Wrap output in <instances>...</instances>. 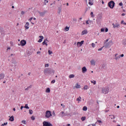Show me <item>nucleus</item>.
<instances>
[{
  "instance_id": "obj_43",
  "label": "nucleus",
  "mask_w": 126,
  "mask_h": 126,
  "mask_svg": "<svg viewBox=\"0 0 126 126\" xmlns=\"http://www.w3.org/2000/svg\"><path fill=\"white\" fill-rule=\"evenodd\" d=\"M92 46L93 47V48H95V44L93 43H92Z\"/></svg>"
},
{
  "instance_id": "obj_16",
  "label": "nucleus",
  "mask_w": 126,
  "mask_h": 126,
  "mask_svg": "<svg viewBox=\"0 0 126 126\" xmlns=\"http://www.w3.org/2000/svg\"><path fill=\"white\" fill-rule=\"evenodd\" d=\"M87 33H88L87 30H85L82 32L81 35H85L87 34Z\"/></svg>"
},
{
  "instance_id": "obj_60",
  "label": "nucleus",
  "mask_w": 126,
  "mask_h": 126,
  "mask_svg": "<svg viewBox=\"0 0 126 126\" xmlns=\"http://www.w3.org/2000/svg\"><path fill=\"white\" fill-rule=\"evenodd\" d=\"M125 15H126V14H125V13H123V14H122V16H125Z\"/></svg>"
},
{
  "instance_id": "obj_22",
  "label": "nucleus",
  "mask_w": 126,
  "mask_h": 126,
  "mask_svg": "<svg viewBox=\"0 0 126 126\" xmlns=\"http://www.w3.org/2000/svg\"><path fill=\"white\" fill-rule=\"evenodd\" d=\"M62 11V6L58 7V14H61V12Z\"/></svg>"
},
{
  "instance_id": "obj_17",
  "label": "nucleus",
  "mask_w": 126,
  "mask_h": 126,
  "mask_svg": "<svg viewBox=\"0 0 126 126\" xmlns=\"http://www.w3.org/2000/svg\"><path fill=\"white\" fill-rule=\"evenodd\" d=\"M39 37L40 38L38 40V43H41V42H42V41H43V39H44V36L40 35V36H39Z\"/></svg>"
},
{
  "instance_id": "obj_51",
  "label": "nucleus",
  "mask_w": 126,
  "mask_h": 126,
  "mask_svg": "<svg viewBox=\"0 0 126 126\" xmlns=\"http://www.w3.org/2000/svg\"><path fill=\"white\" fill-rule=\"evenodd\" d=\"M55 82H56V80H53L51 81V83H55Z\"/></svg>"
},
{
  "instance_id": "obj_58",
  "label": "nucleus",
  "mask_w": 126,
  "mask_h": 126,
  "mask_svg": "<svg viewBox=\"0 0 126 126\" xmlns=\"http://www.w3.org/2000/svg\"><path fill=\"white\" fill-rule=\"evenodd\" d=\"M23 108H24V107L23 106H21V108H20L21 110H22V109H23Z\"/></svg>"
},
{
  "instance_id": "obj_52",
  "label": "nucleus",
  "mask_w": 126,
  "mask_h": 126,
  "mask_svg": "<svg viewBox=\"0 0 126 126\" xmlns=\"http://www.w3.org/2000/svg\"><path fill=\"white\" fill-rule=\"evenodd\" d=\"M32 19H33V17H32L30 18V19H29V21L31 22V20H32Z\"/></svg>"
},
{
  "instance_id": "obj_28",
  "label": "nucleus",
  "mask_w": 126,
  "mask_h": 126,
  "mask_svg": "<svg viewBox=\"0 0 126 126\" xmlns=\"http://www.w3.org/2000/svg\"><path fill=\"white\" fill-rule=\"evenodd\" d=\"M123 45H126V38L123 40Z\"/></svg>"
},
{
  "instance_id": "obj_34",
  "label": "nucleus",
  "mask_w": 126,
  "mask_h": 126,
  "mask_svg": "<svg viewBox=\"0 0 126 126\" xmlns=\"http://www.w3.org/2000/svg\"><path fill=\"white\" fill-rule=\"evenodd\" d=\"M76 101H81V97L79 96L76 99Z\"/></svg>"
},
{
  "instance_id": "obj_19",
  "label": "nucleus",
  "mask_w": 126,
  "mask_h": 126,
  "mask_svg": "<svg viewBox=\"0 0 126 126\" xmlns=\"http://www.w3.org/2000/svg\"><path fill=\"white\" fill-rule=\"evenodd\" d=\"M9 121H10V122H13V121H14V117H13V116L10 117Z\"/></svg>"
},
{
  "instance_id": "obj_45",
  "label": "nucleus",
  "mask_w": 126,
  "mask_h": 126,
  "mask_svg": "<svg viewBox=\"0 0 126 126\" xmlns=\"http://www.w3.org/2000/svg\"><path fill=\"white\" fill-rule=\"evenodd\" d=\"M100 31L101 32H104V31H105V29H104V28H101Z\"/></svg>"
},
{
  "instance_id": "obj_50",
  "label": "nucleus",
  "mask_w": 126,
  "mask_h": 126,
  "mask_svg": "<svg viewBox=\"0 0 126 126\" xmlns=\"http://www.w3.org/2000/svg\"><path fill=\"white\" fill-rule=\"evenodd\" d=\"M108 31H109V30L108 29V28H106L105 29V32H108Z\"/></svg>"
},
{
  "instance_id": "obj_9",
  "label": "nucleus",
  "mask_w": 126,
  "mask_h": 126,
  "mask_svg": "<svg viewBox=\"0 0 126 126\" xmlns=\"http://www.w3.org/2000/svg\"><path fill=\"white\" fill-rule=\"evenodd\" d=\"M38 13L40 15V16H44L46 13H47V11H44L43 12L38 11Z\"/></svg>"
},
{
  "instance_id": "obj_48",
  "label": "nucleus",
  "mask_w": 126,
  "mask_h": 126,
  "mask_svg": "<svg viewBox=\"0 0 126 126\" xmlns=\"http://www.w3.org/2000/svg\"><path fill=\"white\" fill-rule=\"evenodd\" d=\"M97 19H98L99 20H102V16H99Z\"/></svg>"
},
{
  "instance_id": "obj_4",
  "label": "nucleus",
  "mask_w": 126,
  "mask_h": 126,
  "mask_svg": "<svg viewBox=\"0 0 126 126\" xmlns=\"http://www.w3.org/2000/svg\"><path fill=\"white\" fill-rule=\"evenodd\" d=\"M112 45H113V41L112 40H110L108 42L105 43L104 47H105V48H110L111 46H112Z\"/></svg>"
},
{
  "instance_id": "obj_53",
  "label": "nucleus",
  "mask_w": 126,
  "mask_h": 126,
  "mask_svg": "<svg viewBox=\"0 0 126 126\" xmlns=\"http://www.w3.org/2000/svg\"><path fill=\"white\" fill-rule=\"evenodd\" d=\"M108 41H109V39H106V40H105V42H104V45H105V44H106V43H107V42H108Z\"/></svg>"
},
{
  "instance_id": "obj_18",
  "label": "nucleus",
  "mask_w": 126,
  "mask_h": 126,
  "mask_svg": "<svg viewBox=\"0 0 126 126\" xmlns=\"http://www.w3.org/2000/svg\"><path fill=\"white\" fill-rule=\"evenodd\" d=\"M29 26V23L27 22L25 26L26 29H29V27H28Z\"/></svg>"
},
{
  "instance_id": "obj_56",
  "label": "nucleus",
  "mask_w": 126,
  "mask_h": 126,
  "mask_svg": "<svg viewBox=\"0 0 126 126\" xmlns=\"http://www.w3.org/2000/svg\"><path fill=\"white\" fill-rule=\"evenodd\" d=\"M31 54H32V53L31 52H28V55H29V56H30V55H31Z\"/></svg>"
},
{
  "instance_id": "obj_54",
  "label": "nucleus",
  "mask_w": 126,
  "mask_h": 126,
  "mask_svg": "<svg viewBox=\"0 0 126 126\" xmlns=\"http://www.w3.org/2000/svg\"><path fill=\"white\" fill-rule=\"evenodd\" d=\"M97 123H99V124H101V123H102V121L101 120H97Z\"/></svg>"
},
{
  "instance_id": "obj_47",
  "label": "nucleus",
  "mask_w": 126,
  "mask_h": 126,
  "mask_svg": "<svg viewBox=\"0 0 126 126\" xmlns=\"http://www.w3.org/2000/svg\"><path fill=\"white\" fill-rule=\"evenodd\" d=\"M45 67H49V63H47L45 64Z\"/></svg>"
},
{
  "instance_id": "obj_46",
  "label": "nucleus",
  "mask_w": 126,
  "mask_h": 126,
  "mask_svg": "<svg viewBox=\"0 0 126 126\" xmlns=\"http://www.w3.org/2000/svg\"><path fill=\"white\" fill-rule=\"evenodd\" d=\"M25 14V12L22 11L21 12V14H22V15H23Z\"/></svg>"
},
{
  "instance_id": "obj_23",
  "label": "nucleus",
  "mask_w": 126,
  "mask_h": 126,
  "mask_svg": "<svg viewBox=\"0 0 126 126\" xmlns=\"http://www.w3.org/2000/svg\"><path fill=\"white\" fill-rule=\"evenodd\" d=\"M31 88H32V85H30L28 88L25 89V91H28L30 89H31Z\"/></svg>"
},
{
  "instance_id": "obj_63",
  "label": "nucleus",
  "mask_w": 126,
  "mask_h": 126,
  "mask_svg": "<svg viewBox=\"0 0 126 126\" xmlns=\"http://www.w3.org/2000/svg\"><path fill=\"white\" fill-rule=\"evenodd\" d=\"M124 20H122V21H121V24H123V23L124 24Z\"/></svg>"
},
{
  "instance_id": "obj_35",
  "label": "nucleus",
  "mask_w": 126,
  "mask_h": 126,
  "mask_svg": "<svg viewBox=\"0 0 126 126\" xmlns=\"http://www.w3.org/2000/svg\"><path fill=\"white\" fill-rule=\"evenodd\" d=\"M48 54H49V55H52V54H53V52L51 51V50H48Z\"/></svg>"
},
{
  "instance_id": "obj_57",
  "label": "nucleus",
  "mask_w": 126,
  "mask_h": 126,
  "mask_svg": "<svg viewBox=\"0 0 126 126\" xmlns=\"http://www.w3.org/2000/svg\"><path fill=\"white\" fill-rule=\"evenodd\" d=\"M86 23L87 25L89 24V21H86Z\"/></svg>"
},
{
  "instance_id": "obj_14",
  "label": "nucleus",
  "mask_w": 126,
  "mask_h": 126,
  "mask_svg": "<svg viewBox=\"0 0 126 126\" xmlns=\"http://www.w3.org/2000/svg\"><path fill=\"white\" fill-rule=\"evenodd\" d=\"M49 42V40H48V39H44V40L43 41V42H42V45H46V46H48V44H47L46 42Z\"/></svg>"
},
{
  "instance_id": "obj_24",
  "label": "nucleus",
  "mask_w": 126,
  "mask_h": 126,
  "mask_svg": "<svg viewBox=\"0 0 126 126\" xmlns=\"http://www.w3.org/2000/svg\"><path fill=\"white\" fill-rule=\"evenodd\" d=\"M46 92L47 93H50V92H51V90L49 88H47L46 89Z\"/></svg>"
},
{
  "instance_id": "obj_3",
  "label": "nucleus",
  "mask_w": 126,
  "mask_h": 126,
  "mask_svg": "<svg viewBox=\"0 0 126 126\" xmlns=\"http://www.w3.org/2000/svg\"><path fill=\"white\" fill-rule=\"evenodd\" d=\"M115 2L113 0H111L108 2V6H109V7H110V8L113 9V8L115 7Z\"/></svg>"
},
{
  "instance_id": "obj_7",
  "label": "nucleus",
  "mask_w": 126,
  "mask_h": 126,
  "mask_svg": "<svg viewBox=\"0 0 126 126\" xmlns=\"http://www.w3.org/2000/svg\"><path fill=\"white\" fill-rule=\"evenodd\" d=\"M117 56H118V54H116L115 55V58L114 59H115V60H116V61H118V60H119V59H121V58H124V54H121V55L118 56V57H117Z\"/></svg>"
},
{
  "instance_id": "obj_49",
  "label": "nucleus",
  "mask_w": 126,
  "mask_h": 126,
  "mask_svg": "<svg viewBox=\"0 0 126 126\" xmlns=\"http://www.w3.org/2000/svg\"><path fill=\"white\" fill-rule=\"evenodd\" d=\"M119 5L120 6H123V2H120L119 3Z\"/></svg>"
},
{
  "instance_id": "obj_1",
  "label": "nucleus",
  "mask_w": 126,
  "mask_h": 126,
  "mask_svg": "<svg viewBox=\"0 0 126 126\" xmlns=\"http://www.w3.org/2000/svg\"><path fill=\"white\" fill-rule=\"evenodd\" d=\"M43 72L45 75H47V74H51V75H54L55 70L51 68H47L44 70Z\"/></svg>"
},
{
  "instance_id": "obj_25",
  "label": "nucleus",
  "mask_w": 126,
  "mask_h": 126,
  "mask_svg": "<svg viewBox=\"0 0 126 126\" xmlns=\"http://www.w3.org/2000/svg\"><path fill=\"white\" fill-rule=\"evenodd\" d=\"M75 76V75H74V74H70L69 76V78H74Z\"/></svg>"
},
{
  "instance_id": "obj_30",
  "label": "nucleus",
  "mask_w": 126,
  "mask_h": 126,
  "mask_svg": "<svg viewBox=\"0 0 126 126\" xmlns=\"http://www.w3.org/2000/svg\"><path fill=\"white\" fill-rule=\"evenodd\" d=\"M96 24H99V23H100V22L101 21H100L99 19H97L96 20Z\"/></svg>"
},
{
  "instance_id": "obj_42",
  "label": "nucleus",
  "mask_w": 126,
  "mask_h": 126,
  "mask_svg": "<svg viewBox=\"0 0 126 126\" xmlns=\"http://www.w3.org/2000/svg\"><path fill=\"white\" fill-rule=\"evenodd\" d=\"M31 119L32 120V121H35V117H34V116H32L31 117Z\"/></svg>"
},
{
  "instance_id": "obj_12",
  "label": "nucleus",
  "mask_w": 126,
  "mask_h": 126,
  "mask_svg": "<svg viewBox=\"0 0 126 126\" xmlns=\"http://www.w3.org/2000/svg\"><path fill=\"white\" fill-rule=\"evenodd\" d=\"M4 73H0V80H1L2 79H3L4 78Z\"/></svg>"
},
{
  "instance_id": "obj_41",
  "label": "nucleus",
  "mask_w": 126,
  "mask_h": 126,
  "mask_svg": "<svg viewBox=\"0 0 126 126\" xmlns=\"http://www.w3.org/2000/svg\"><path fill=\"white\" fill-rule=\"evenodd\" d=\"M65 29L66 31H68L69 30V27H66L65 28Z\"/></svg>"
},
{
  "instance_id": "obj_15",
  "label": "nucleus",
  "mask_w": 126,
  "mask_h": 126,
  "mask_svg": "<svg viewBox=\"0 0 126 126\" xmlns=\"http://www.w3.org/2000/svg\"><path fill=\"white\" fill-rule=\"evenodd\" d=\"M91 65H95L96 62H95V60H92L90 61Z\"/></svg>"
},
{
  "instance_id": "obj_5",
  "label": "nucleus",
  "mask_w": 126,
  "mask_h": 126,
  "mask_svg": "<svg viewBox=\"0 0 126 126\" xmlns=\"http://www.w3.org/2000/svg\"><path fill=\"white\" fill-rule=\"evenodd\" d=\"M50 117H52V113H51V111L47 110L46 112L45 117H46L47 119H49Z\"/></svg>"
},
{
  "instance_id": "obj_11",
  "label": "nucleus",
  "mask_w": 126,
  "mask_h": 126,
  "mask_svg": "<svg viewBox=\"0 0 126 126\" xmlns=\"http://www.w3.org/2000/svg\"><path fill=\"white\" fill-rule=\"evenodd\" d=\"M83 43H84V40H82L81 42H77L78 47H81L83 44Z\"/></svg>"
},
{
  "instance_id": "obj_37",
  "label": "nucleus",
  "mask_w": 126,
  "mask_h": 126,
  "mask_svg": "<svg viewBox=\"0 0 126 126\" xmlns=\"http://www.w3.org/2000/svg\"><path fill=\"white\" fill-rule=\"evenodd\" d=\"M109 117H110L112 120H113V119H115V116L114 115H109Z\"/></svg>"
},
{
  "instance_id": "obj_8",
  "label": "nucleus",
  "mask_w": 126,
  "mask_h": 126,
  "mask_svg": "<svg viewBox=\"0 0 126 126\" xmlns=\"http://www.w3.org/2000/svg\"><path fill=\"white\" fill-rule=\"evenodd\" d=\"M112 25L113 28H120V24L119 23H116L115 24L113 23Z\"/></svg>"
},
{
  "instance_id": "obj_62",
  "label": "nucleus",
  "mask_w": 126,
  "mask_h": 126,
  "mask_svg": "<svg viewBox=\"0 0 126 126\" xmlns=\"http://www.w3.org/2000/svg\"><path fill=\"white\" fill-rule=\"evenodd\" d=\"M102 1V4H104L105 3V2H104V1H103V0H101Z\"/></svg>"
},
{
  "instance_id": "obj_6",
  "label": "nucleus",
  "mask_w": 126,
  "mask_h": 126,
  "mask_svg": "<svg viewBox=\"0 0 126 126\" xmlns=\"http://www.w3.org/2000/svg\"><path fill=\"white\" fill-rule=\"evenodd\" d=\"M43 126H53V125L51 124L50 122H48L47 121H44L43 122Z\"/></svg>"
},
{
  "instance_id": "obj_20",
  "label": "nucleus",
  "mask_w": 126,
  "mask_h": 126,
  "mask_svg": "<svg viewBox=\"0 0 126 126\" xmlns=\"http://www.w3.org/2000/svg\"><path fill=\"white\" fill-rule=\"evenodd\" d=\"M12 63H14V64H16V63H17V62L16 61V60H15V59L13 58L12 60Z\"/></svg>"
},
{
  "instance_id": "obj_36",
  "label": "nucleus",
  "mask_w": 126,
  "mask_h": 126,
  "mask_svg": "<svg viewBox=\"0 0 126 126\" xmlns=\"http://www.w3.org/2000/svg\"><path fill=\"white\" fill-rule=\"evenodd\" d=\"M88 89V86H85L84 87V90H87V89Z\"/></svg>"
},
{
  "instance_id": "obj_13",
  "label": "nucleus",
  "mask_w": 126,
  "mask_h": 126,
  "mask_svg": "<svg viewBox=\"0 0 126 126\" xmlns=\"http://www.w3.org/2000/svg\"><path fill=\"white\" fill-rule=\"evenodd\" d=\"M82 71L83 73H85L87 71V68H86V67L84 66L82 68Z\"/></svg>"
},
{
  "instance_id": "obj_21",
  "label": "nucleus",
  "mask_w": 126,
  "mask_h": 126,
  "mask_svg": "<svg viewBox=\"0 0 126 126\" xmlns=\"http://www.w3.org/2000/svg\"><path fill=\"white\" fill-rule=\"evenodd\" d=\"M76 88L77 89H78V88H81V86L80 85H78V83H77L75 85V86L74 87V88Z\"/></svg>"
},
{
  "instance_id": "obj_59",
  "label": "nucleus",
  "mask_w": 126,
  "mask_h": 126,
  "mask_svg": "<svg viewBox=\"0 0 126 126\" xmlns=\"http://www.w3.org/2000/svg\"><path fill=\"white\" fill-rule=\"evenodd\" d=\"M44 2H46V1L47 3L49 2V1L47 0H44Z\"/></svg>"
},
{
  "instance_id": "obj_31",
  "label": "nucleus",
  "mask_w": 126,
  "mask_h": 126,
  "mask_svg": "<svg viewBox=\"0 0 126 126\" xmlns=\"http://www.w3.org/2000/svg\"><path fill=\"white\" fill-rule=\"evenodd\" d=\"M29 114H30V115H32V114H33V110L30 109L29 110Z\"/></svg>"
},
{
  "instance_id": "obj_55",
  "label": "nucleus",
  "mask_w": 126,
  "mask_h": 126,
  "mask_svg": "<svg viewBox=\"0 0 126 126\" xmlns=\"http://www.w3.org/2000/svg\"><path fill=\"white\" fill-rule=\"evenodd\" d=\"M73 20L74 21H77V19H76V18H74L73 19Z\"/></svg>"
},
{
  "instance_id": "obj_44",
  "label": "nucleus",
  "mask_w": 126,
  "mask_h": 126,
  "mask_svg": "<svg viewBox=\"0 0 126 126\" xmlns=\"http://www.w3.org/2000/svg\"><path fill=\"white\" fill-rule=\"evenodd\" d=\"M104 46H103L102 47H101L100 48L98 49V51H102V50H103V48L104 47Z\"/></svg>"
},
{
  "instance_id": "obj_29",
  "label": "nucleus",
  "mask_w": 126,
  "mask_h": 126,
  "mask_svg": "<svg viewBox=\"0 0 126 126\" xmlns=\"http://www.w3.org/2000/svg\"><path fill=\"white\" fill-rule=\"evenodd\" d=\"M83 111H87V107L84 106L83 108Z\"/></svg>"
},
{
  "instance_id": "obj_39",
  "label": "nucleus",
  "mask_w": 126,
  "mask_h": 126,
  "mask_svg": "<svg viewBox=\"0 0 126 126\" xmlns=\"http://www.w3.org/2000/svg\"><path fill=\"white\" fill-rule=\"evenodd\" d=\"M91 17H94L95 16V15L93 14V12H91Z\"/></svg>"
},
{
  "instance_id": "obj_64",
  "label": "nucleus",
  "mask_w": 126,
  "mask_h": 126,
  "mask_svg": "<svg viewBox=\"0 0 126 126\" xmlns=\"http://www.w3.org/2000/svg\"><path fill=\"white\" fill-rule=\"evenodd\" d=\"M40 53H41V52H40V51H37V54H40Z\"/></svg>"
},
{
  "instance_id": "obj_61",
  "label": "nucleus",
  "mask_w": 126,
  "mask_h": 126,
  "mask_svg": "<svg viewBox=\"0 0 126 126\" xmlns=\"http://www.w3.org/2000/svg\"><path fill=\"white\" fill-rule=\"evenodd\" d=\"M7 125V122L4 123V126H6Z\"/></svg>"
},
{
  "instance_id": "obj_33",
  "label": "nucleus",
  "mask_w": 126,
  "mask_h": 126,
  "mask_svg": "<svg viewBox=\"0 0 126 126\" xmlns=\"http://www.w3.org/2000/svg\"><path fill=\"white\" fill-rule=\"evenodd\" d=\"M89 4L90 5H93V2H91V0H89Z\"/></svg>"
},
{
  "instance_id": "obj_10",
  "label": "nucleus",
  "mask_w": 126,
  "mask_h": 126,
  "mask_svg": "<svg viewBox=\"0 0 126 126\" xmlns=\"http://www.w3.org/2000/svg\"><path fill=\"white\" fill-rule=\"evenodd\" d=\"M20 44L21 46L23 47V46H25V45H26V40L24 39L22 40L20 42Z\"/></svg>"
},
{
  "instance_id": "obj_40",
  "label": "nucleus",
  "mask_w": 126,
  "mask_h": 126,
  "mask_svg": "<svg viewBox=\"0 0 126 126\" xmlns=\"http://www.w3.org/2000/svg\"><path fill=\"white\" fill-rule=\"evenodd\" d=\"M91 83H93V84L95 85V84H96V81H91Z\"/></svg>"
},
{
  "instance_id": "obj_26",
  "label": "nucleus",
  "mask_w": 126,
  "mask_h": 126,
  "mask_svg": "<svg viewBox=\"0 0 126 126\" xmlns=\"http://www.w3.org/2000/svg\"><path fill=\"white\" fill-rule=\"evenodd\" d=\"M106 64L103 63L102 64L101 68H103L104 69H105V68H106Z\"/></svg>"
},
{
  "instance_id": "obj_27",
  "label": "nucleus",
  "mask_w": 126,
  "mask_h": 126,
  "mask_svg": "<svg viewBox=\"0 0 126 126\" xmlns=\"http://www.w3.org/2000/svg\"><path fill=\"white\" fill-rule=\"evenodd\" d=\"M81 121H82V122H84V121H85L86 120V117H82L81 118Z\"/></svg>"
},
{
  "instance_id": "obj_38",
  "label": "nucleus",
  "mask_w": 126,
  "mask_h": 126,
  "mask_svg": "<svg viewBox=\"0 0 126 126\" xmlns=\"http://www.w3.org/2000/svg\"><path fill=\"white\" fill-rule=\"evenodd\" d=\"M22 124H24V125H26V121H25V120H23V121H22Z\"/></svg>"
},
{
  "instance_id": "obj_32",
  "label": "nucleus",
  "mask_w": 126,
  "mask_h": 126,
  "mask_svg": "<svg viewBox=\"0 0 126 126\" xmlns=\"http://www.w3.org/2000/svg\"><path fill=\"white\" fill-rule=\"evenodd\" d=\"M25 109H30L29 106H28V104H26L25 106H24Z\"/></svg>"
},
{
  "instance_id": "obj_2",
  "label": "nucleus",
  "mask_w": 126,
  "mask_h": 126,
  "mask_svg": "<svg viewBox=\"0 0 126 126\" xmlns=\"http://www.w3.org/2000/svg\"><path fill=\"white\" fill-rule=\"evenodd\" d=\"M110 91V88L109 87H103L101 88V92L102 94H108Z\"/></svg>"
}]
</instances>
